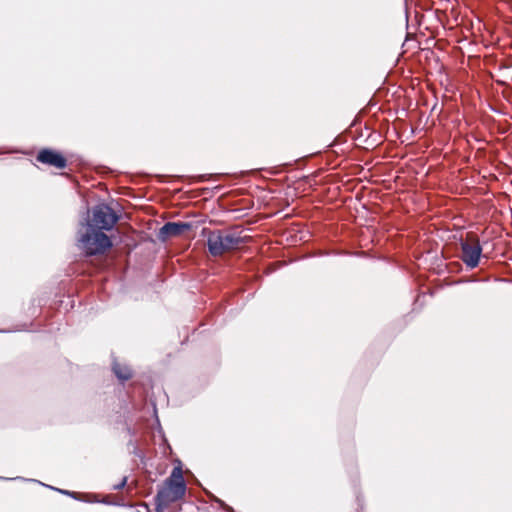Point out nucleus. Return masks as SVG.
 <instances>
[{"instance_id":"423d86ee","label":"nucleus","mask_w":512,"mask_h":512,"mask_svg":"<svg viewBox=\"0 0 512 512\" xmlns=\"http://www.w3.org/2000/svg\"><path fill=\"white\" fill-rule=\"evenodd\" d=\"M37 160L57 169H63L66 167V159L60 153L50 149L41 150L37 155Z\"/></svg>"},{"instance_id":"6e6552de","label":"nucleus","mask_w":512,"mask_h":512,"mask_svg":"<svg viewBox=\"0 0 512 512\" xmlns=\"http://www.w3.org/2000/svg\"><path fill=\"white\" fill-rule=\"evenodd\" d=\"M113 371L120 380H128L131 377V370L127 366H121L118 363H114Z\"/></svg>"},{"instance_id":"9d476101","label":"nucleus","mask_w":512,"mask_h":512,"mask_svg":"<svg viewBox=\"0 0 512 512\" xmlns=\"http://www.w3.org/2000/svg\"><path fill=\"white\" fill-rule=\"evenodd\" d=\"M59 492L63 493V494H67V495H73V493L69 492V491H66V490H60L58 489Z\"/></svg>"},{"instance_id":"7ed1b4c3","label":"nucleus","mask_w":512,"mask_h":512,"mask_svg":"<svg viewBox=\"0 0 512 512\" xmlns=\"http://www.w3.org/2000/svg\"><path fill=\"white\" fill-rule=\"evenodd\" d=\"M80 246L88 255L104 253L112 246L110 238L100 230L88 226L87 232L81 235Z\"/></svg>"},{"instance_id":"20e7f679","label":"nucleus","mask_w":512,"mask_h":512,"mask_svg":"<svg viewBox=\"0 0 512 512\" xmlns=\"http://www.w3.org/2000/svg\"><path fill=\"white\" fill-rule=\"evenodd\" d=\"M119 217L114 210L106 204H100L94 207L92 212V223L87 226L97 228L98 230H111L117 223Z\"/></svg>"},{"instance_id":"0eeeda50","label":"nucleus","mask_w":512,"mask_h":512,"mask_svg":"<svg viewBox=\"0 0 512 512\" xmlns=\"http://www.w3.org/2000/svg\"><path fill=\"white\" fill-rule=\"evenodd\" d=\"M191 229V224L187 222H168L162 226L159 232V237L166 240L170 237L182 235L184 232Z\"/></svg>"},{"instance_id":"f03ea898","label":"nucleus","mask_w":512,"mask_h":512,"mask_svg":"<svg viewBox=\"0 0 512 512\" xmlns=\"http://www.w3.org/2000/svg\"><path fill=\"white\" fill-rule=\"evenodd\" d=\"M207 243L209 252L213 256H220L239 248L243 243V238L231 232L212 231L208 236Z\"/></svg>"},{"instance_id":"39448f33","label":"nucleus","mask_w":512,"mask_h":512,"mask_svg":"<svg viewBox=\"0 0 512 512\" xmlns=\"http://www.w3.org/2000/svg\"><path fill=\"white\" fill-rule=\"evenodd\" d=\"M460 245L461 259L465 265L471 269L477 267L482 254V247L478 238L472 234L468 235L465 240L461 241Z\"/></svg>"},{"instance_id":"f257e3e1","label":"nucleus","mask_w":512,"mask_h":512,"mask_svg":"<svg viewBox=\"0 0 512 512\" xmlns=\"http://www.w3.org/2000/svg\"><path fill=\"white\" fill-rule=\"evenodd\" d=\"M186 492V484L181 467H174L164 486L157 492L156 512H164L171 504L180 500Z\"/></svg>"},{"instance_id":"1a4fd4ad","label":"nucleus","mask_w":512,"mask_h":512,"mask_svg":"<svg viewBox=\"0 0 512 512\" xmlns=\"http://www.w3.org/2000/svg\"><path fill=\"white\" fill-rule=\"evenodd\" d=\"M125 484H126V478H124V479L122 480V482H121V483H119V485H117L115 488H116V489H121L122 487H124V486H125Z\"/></svg>"}]
</instances>
